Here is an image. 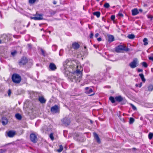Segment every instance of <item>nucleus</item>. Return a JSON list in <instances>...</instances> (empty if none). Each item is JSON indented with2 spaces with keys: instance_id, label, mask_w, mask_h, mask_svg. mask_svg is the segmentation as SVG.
I'll list each match as a JSON object with an SVG mask.
<instances>
[{
  "instance_id": "f257e3e1",
  "label": "nucleus",
  "mask_w": 153,
  "mask_h": 153,
  "mask_svg": "<svg viewBox=\"0 0 153 153\" xmlns=\"http://www.w3.org/2000/svg\"><path fill=\"white\" fill-rule=\"evenodd\" d=\"M61 69L65 76L72 82H80L83 68L79 63L74 61H69L67 59L63 62Z\"/></svg>"
},
{
  "instance_id": "f03ea898",
  "label": "nucleus",
  "mask_w": 153,
  "mask_h": 153,
  "mask_svg": "<svg viewBox=\"0 0 153 153\" xmlns=\"http://www.w3.org/2000/svg\"><path fill=\"white\" fill-rule=\"evenodd\" d=\"M12 79L13 82L16 83H19L22 80L21 76L17 74H14L13 75Z\"/></svg>"
},
{
  "instance_id": "7ed1b4c3",
  "label": "nucleus",
  "mask_w": 153,
  "mask_h": 153,
  "mask_svg": "<svg viewBox=\"0 0 153 153\" xmlns=\"http://www.w3.org/2000/svg\"><path fill=\"white\" fill-rule=\"evenodd\" d=\"M115 50L117 52H120L122 51H128L129 49L123 45H120L116 47Z\"/></svg>"
},
{
  "instance_id": "20e7f679",
  "label": "nucleus",
  "mask_w": 153,
  "mask_h": 153,
  "mask_svg": "<svg viewBox=\"0 0 153 153\" xmlns=\"http://www.w3.org/2000/svg\"><path fill=\"white\" fill-rule=\"evenodd\" d=\"M138 65V62L137 59H134L133 61L130 62L129 64V65L132 68H136L137 66Z\"/></svg>"
},
{
  "instance_id": "39448f33",
  "label": "nucleus",
  "mask_w": 153,
  "mask_h": 153,
  "mask_svg": "<svg viewBox=\"0 0 153 153\" xmlns=\"http://www.w3.org/2000/svg\"><path fill=\"white\" fill-rule=\"evenodd\" d=\"M34 16V17H30V18L31 19L36 20H41L42 19V15L36 13Z\"/></svg>"
},
{
  "instance_id": "423d86ee",
  "label": "nucleus",
  "mask_w": 153,
  "mask_h": 153,
  "mask_svg": "<svg viewBox=\"0 0 153 153\" xmlns=\"http://www.w3.org/2000/svg\"><path fill=\"white\" fill-rule=\"evenodd\" d=\"M51 111L53 114L58 112L59 111V108L57 105H55L51 108Z\"/></svg>"
},
{
  "instance_id": "0eeeda50",
  "label": "nucleus",
  "mask_w": 153,
  "mask_h": 153,
  "mask_svg": "<svg viewBox=\"0 0 153 153\" xmlns=\"http://www.w3.org/2000/svg\"><path fill=\"white\" fill-rule=\"evenodd\" d=\"M62 121L65 126H68L70 123V119L67 117L64 118Z\"/></svg>"
},
{
  "instance_id": "6e6552de",
  "label": "nucleus",
  "mask_w": 153,
  "mask_h": 153,
  "mask_svg": "<svg viewBox=\"0 0 153 153\" xmlns=\"http://www.w3.org/2000/svg\"><path fill=\"white\" fill-rule=\"evenodd\" d=\"M80 47L79 44L77 42H74L72 43L71 45V48L75 50L78 49Z\"/></svg>"
},
{
  "instance_id": "1a4fd4ad",
  "label": "nucleus",
  "mask_w": 153,
  "mask_h": 153,
  "mask_svg": "<svg viewBox=\"0 0 153 153\" xmlns=\"http://www.w3.org/2000/svg\"><path fill=\"white\" fill-rule=\"evenodd\" d=\"M30 140L33 143H36L37 140V137L36 135L34 134H31L30 135Z\"/></svg>"
},
{
  "instance_id": "9d476101",
  "label": "nucleus",
  "mask_w": 153,
  "mask_h": 153,
  "mask_svg": "<svg viewBox=\"0 0 153 153\" xmlns=\"http://www.w3.org/2000/svg\"><path fill=\"white\" fill-rule=\"evenodd\" d=\"M84 65L85 71L86 72H89L90 71L89 68L90 66V64L88 62H87L85 63Z\"/></svg>"
},
{
  "instance_id": "9b49d317",
  "label": "nucleus",
  "mask_w": 153,
  "mask_h": 153,
  "mask_svg": "<svg viewBox=\"0 0 153 153\" xmlns=\"http://www.w3.org/2000/svg\"><path fill=\"white\" fill-rule=\"evenodd\" d=\"M0 122H1L3 126H5L7 124L8 122V120L5 117H2L1 119L0 120Z\"/></svg>"
},
{
  "instance_id": "f8f14e48",
  "label": "nucleus",
  "mask_w": 153,
  "mask_h": 153,
  "mask_svg": "<svg viewBox=\"0 0 153 153\" xmlns=\"http://www.w3.org/2000/svg\"><path fill=\"white\" fill-rule=\"evenodd\" d=\"M27 62V58H22L20 61L19 62L20 65H24Z\"/></svg>"
},
{
  "instance_id": "ddd939ff",
  "label": "nucleus",
  "mask_w": 153,
  "mask_h": 153,
  "mask_svg": "<svg viewBox=\"0 0 153 153\" xmlns=\"http://www.w3.org/2000/svg\"><path fill=\"white\" fill-rule=\"evenodd\" d=\"M49 67L51 70L53 71L55 70L56 69V65L53 63L50 64Z\"/></svg>"
},
{
  "instance_id": "4468645a",
  "label": "nucleus",
  "mask_w": 153,
  "mask_h": 153,
  "mask_svg": "<svg viewBox=\"0 0 153 153\" xmlns=\"http://www.w3.org/2000/svg\"><path fill=\"white\" fill-rule=\"evenodd\" d=\"M85 93L87 94H90L91 93L93 92V90L89 87H86L85 88Z\"/></svg>"
},
{
  "instance_id": "2eb2a0df",
  "label": "nucleus",
  "mask_w": 153,
  "mask_h": 153,
  "mask_svg": "<svg viewBox=\"0 0 153 153\" xmlns=\"http://www.w3.org/2000/svg\"><path fill=\"white\" fill-rule=\"evenodd\" d=\"M40 50L41 52V54L44 56H47L48 55V53H47L46 51L44 50L42 48H40Z\"/></svg>"
},
{
  "instance_id": "dca6fc26",
  "label": "nucleus",
  "mask_w": 153,
  "mask_h": 153,
  "mask_svg": "<svg viewBox=\"0 0 153 153\" xmlns=\"http://www.w3.org/2000/svg\"><path fill=\"white\" fill-rule=\"evenodd\" d=\"M94 137L96 139L97 142L98 143H100V140L98 134L94 132Z\"/></svg>"
},
{
  "instance_id": "f3484780",
  "label": "nucleus",
  "mask_w": 153,
  "mask_h": 153,
  "mask_svg": "<svg viewBox=\"0 0 153 153\" xmlns=\"http://www.w3.org/2000/svg\"><path fill=\"white\" fill-rule=\"evenodd\" d=\"M115 100L117 102H120L123 100V98L121 96H119L115 97Z\"/></svg>"
},
{
  "instance_id": "a211bd4d",
  "label": "nucleus",
  "mask_w": 153,
  "mask_h": 153,
  "mask_svg": "<svg viewBox=\"0 0 153 153\" xmlns=\"http://www.w3.org/2000/svg\"><path fill=\"white\" fill-rule=\"evenodd\" d=\"M39 100L42 103H45L46 101L43 97H39Z\"/></svg>"
},
{
  "instance_id": "6ab92c4d",
  "label": "nucleus",
  "mask_w": 153,
  "mask_h": 153,
  "mask_svg": "<svg viewBox=\"0 0 153 153\" xmlns=\"http://www.w3.org/2000/svg\"><path fill=\"white\" fill-rule=\"evenodd\" d=\"M139 13L138 10L137 9H134L132 10V14L133 16H135Z\"/></svg>"
},
{
  "instance_id": "aec40b11",
  "label": "nucleus",
  "mask_w": 153,
  "mask_h": 153,
  "mask_svg": "<svg viewBox=\"0 0 153 153\" xmlns=\"http://www.w3.org/2000/svg\"><path fill=\"white\" fill-rule=\"evenodd\" d=\"M114 40V37L111 35H110L108 36V41L109 42H111Z\"/></svg>"
},
{
  "instance_id": "412c9836",
  "label": "nucleus",
  "mask_w": 153,
  "mask_h": 153,
  "mask_svg": "<svg viewBox=\"0 0 153 153\" xmlns=\"http://www.w3.org/2000/svg\"><path fill=\"white\" fill-rule=\"evenodd\" d=\"M15 117L16 118L19 120H21L22 118L21 115L19 113L16 114Z\"/></svg>"
},
{
  "instance_id": "4be33fe9",
  "label": "nucleus",
  "mask_w": 153,
  "mask_h": 153,
  "mask_svg": "<svg viewBox=\"0 0 153 153\" xmlns=\"http://www.w3.org/2000/svg\"><path fill=\"white\" fill-rule=\"evenodd\" d=\"M16 134V132L14 131H10V137H13Z\"/></svg>"
},
{
  "instance_id": "5701e85b",
  "label": "nucleus",
  "mask_w": 153,
  "mask_h": 153,
  "mask_svg": "<svg viewBox=\"0 0 153 153\" xmlns=\"http://www.w3.org/2000/svg\"><path fill=\"white\" fill-rule=\"evenodd\" d=\"M93 14L94 15L96 16L97 17L99 18L100 16V13L99 11H97L94 12Z\"/></svg>"
},
{
  "instance_id": "b1692460",
  "label": "nucleus",
  "mask_w": 153,
  "mask_h": 153,
  "mask_svg": "<svg viewBox=\"0 0 153 153\" xmlns=\"http://www.w3.org/2000/svg\"><path fill=\"white\" fill-rule=\"evenodd\" d=\"M148 91H152L153 90V85H149L148 87Z\"/></svg>"
},
{
  "instance_id": "393cba45",
  "label": "nucleus",
  "mask_w": 153,
  "mask_h": 153,
  "mask_svg": "<svg viewBox=\"0 0 153 153\" xmlns=\"http://www.w3.org/2000/svg\"><path fill=\"white\" fill-rule=\"evenodd\" d=\"M139 76L142 79V81L144 82L146 81V79L144 77V76L143 74H139Z\"/></svg>"
},
{
  "instance_id": "a878e982",
  "label": "nucleus",
  "mask_w": 153,
  "mask_h": 153,
  "mask_svg": "<svg viewBox=\"0 0 153 153\" xmlns=\"http://www.w3.org/2000/svg\"><path fill=\"white\" fill-rule=\"evenodd\" d=\"M143 42H144L143 44L144 45H148V39L146 38H144L143 40Z\"/></svg>"
},
{
  "instance_id": "bb28decb",
  "label": "nucleus",
  "mask_w": 153,
  "mask_h": 153,
  "mask_svg": "<svg viewBox=\"0 0 153 153\" xmlns=\"http://www.w3.org/2000/svg\"><path fill=\"white\" fill-rule=\"evenodd\" d=\"M38 0H28V2L30 4H34L36 1Z\"/></svg>"
},
{
  "instance_id": "cd10ccee",
  "label": "nucleus",
  "mask_w": 153,
  "mask_h": 153,
  "mask_svg": "<svg viewBox=\"0 0 153 153\" xmlns=\"http://www.w3.org/2000/svg\"><path fill=\"white\" fill-rule=\"evenodd\" d=\"M115 98H114L113 97H109V100L112 103H114L115 102Z\"/></svg>"
},
{
  "instance_id": "c85d7f7f",
  "label": "nucleus",
  "mask_w": 153,
  "mask_h": 153,
  "mask_svg": "<svg viewBox=\"0 0 153 153\" xmlns=\"http://www.w3.org/2000/svg\"><path fill=\"white\" fill-rule=\"evenodd\" d=\"M128 37L129 39H133L134 38L135 36L133 34H129L128 36Z\"/></svg>"
},
{
  "instance_id": "c756f323",
  "label": "nucleus",
  "mask_w": 153,
  "mask_h": 153,
  "mask_svg": "<svg viewBox=\"0 0 153 153\" xmlns=\"http://www.w3.org/2000/svg\"><path fill=\"white\" fill-rule=\"evenodd\" d=\"M141 64L145 68H146L148 67V65L147 63L145 62H143L141 63Z\"/></svg>"
},
{
  "instance_id": "7c9ffc66",
  "label": "nucleus",
  "mask_w": 153,
  "mask_h": 153,
  "mask_svg": "<svg viewBox=\"0 0 153 153\" xmlns=\"http://www.w3.org/2000/svg\"><path fill=\"white\" fill-rule=\"evenodd\" d=\"M57 48V46L56 45H53L52 46V49L53 51H56Z\"/></svg>"
},
{
  "instance_id": "2f4dec72",
  "label": "nucleus",
  "mask_w": 153,
  "mask_h": 153,
  "mask_svg": "<svg viewBox=\"0 0 153 153\" xmlns=\"http://www.w3.org/2000/svg\"><path fill=\"white\" fill-rule=\"evenodd\" d=\"M110 7V5L108 3H105L104 5V7L106 8H108Z\"/></svg>"
},
{
  "instance_id": "473e14b6",
  "label": "nucleus",
  "mask_w": 153,
  "mask_h": 153,
  "mask_svg": "<svg viewBox=\"0 0 153 153\" xmlns=\"http://www.w3.org/2000/svg\"><path fill=\"white\" fill-rule=\"evenodd\" d=\"M110 59H109L108 60L111 61L112 62H114L116 61H117L118 60L116 58H109Z\"/></svg>"
},
{
  "instance_id": "72a5a7b5",
  "label": "nucleus",
  "mask_w": 153,
  "mask_h": 153,
  "mask_svg": "<svg viewBox=\"0 0 153 153\" xmlns=\"http://www.w3.org/2000/svg\"><path fill=\"white\" fill-rule=\"evenodd\" d=\"M153 136V134L152 133H149L148 135L149 138L150 140L152 139Z\"/></svg>"
},
{
  "instance_id": "f704fd0d",
  "label": "nucleus",
  "mask_w": 153,
  "mask_h": 153,
  "mask_svg": "<svg viewBox=\"0 0 153 153\" xmlns=\"http://www.w3.org/2000/svg\"><path fill=\"white\" fill-rule=\"evenodd\" d=\"M17 51L16 50H14L11 52V54L13 56H15L17 53Z\"/></svg>"
},
{
  "instance_id": "c9c22d12",
  "label": "nucleus",
  "mask_w": 153,
  "mask_h": 153,
  "mask_svg": "<svg viewBox=\"0 0 153 153\" xmlns=\"http://www.w3.org/2000/svg\"><path fill=\"white\" fill-rule=\"evenodd\" d=\"M63 150V147L62 145H60L59 149L57 150V152H60Z\"/></svg>"
},
{
  "instance_id": "e433bc0d",
  "label": "nucleus",
  "mask_w": 153,
  "mask_h": 153,
  "mask_svg": "<svg viewBox=\"0 0 153 153\" xmlns=\"http://www.w3.org/2000/svg\"><path fill=\"white\" fill-rule=\"evenodd\" d=\"M134 120L133 118H130L129 119V123L130 124L132 123L134 121Z\"/></svg>"
},
{
  "instance_id": "4c0bfd02",
  "label": "nucleus",
  "mask_w": 153,
  "mask_h": 153,
  "mask_svg": "<svg viewBox=\"0 0 153 153\" xmlns=\"http://www.w3.org/2000/svg\"><path fill=\"white\" fill-rule=\"evenodd\" d=\"M6 37V35L3 34L1 36V39H0V44L1 43V40H3L2 38L4 37V38H5Z\"/></svg>"
},
{
  "instance_id": "58836bf2",
  "label": "nucleus",
  "mask_w": 153,
  "mask_h": 153,
  "mask_svg": "<svg viewBox=\"0 0 153 153\" xmlns=\"http://www.w3.org/2000/svg\"><path fill=\"white\" fill-rule=\"evenodd\" d=\"M5 135L6 137L8 136L10 137V130H8L6 132Z\"/></svg>"
},
{
  "instance_id": "ea45409f",
  "label": "nucleus",
  "mask_w": 153,
  "mask_h": 153,
  "mask_svg": "<svg viewBox=\"0 0 153 153\" xmlns=\"http://www.w3.org/2000/svg\"><path fill=\"white\" fill-rule=\"evenodd\" d=\"M49 137L52 140H53L54 137H53V133H51L49 135Z\"/></svg>"
},
{
  "instance_id": "a19ab883",
  "label": "nucleus",
  "mask_w": 153,
  "mask_h": 153,
  "mask_svg": "<svg viewBox=\"0 0 153 153\" xmlns=\"http://www.w3.org/2000/svg\"><path fill=\"white\" fill-rule=\"evenodd\" d=\"M135 85L136 87H139V88H140L142 85V83L140 82L139 84H136Z\"/></svg>"
},
{
  "instance_id": "79ce46f5",
  "label": "nucleus",
  "mask_w": 153,
  "mask_h": 153,
  "mask_svg": "<svg viewBox=\"0 0 153 153\" xmlns=\"http://www.w3.org/2000/svg\"><path fill=\"white\" fill-rule=\"evenodd\" d=\"M131 106L132 107V109L134 110H136L137 108L136 107L134 106L133 104H131Z\"/></svg>"
},
{
  "instance_id": "37998d69",
  "label": "nucleus",
  "mask_w": 153,
  "mask_h": 153,
  "mask_svg": "<svg viewBox=\"0 0 153 153\" xmlns=\"http://www.w3.org/2000/svg\"><path fill=\"white\" fill-rule=\"evenodd\" d=\"M94 36V33L91 32L90 33L89 37L90 38H92Z\"/></svg>"
},
{
  "instance_id": "c03bdc74",
  "label": "nucleus",
  "mask_w": 153,
  "mask_h": 153,
  "mask_svg": "<svg viewBox=\"0 0 153 153\" xmlns=\"http://www.w3.org/2000/svg\"><path fill=\"white\" fill-rule=\"evenodd\" d=\"M115 16L114 15H112L111 16V19L112 20H114L115 19Z\"/></svg>"
},
{
  "instance_id": "a18cd8bd",
  "label": "nucleus",
  "mask_w": 153,
  "mask_h": 153,
  "mask_svg": "<svg viewBox=\"0 0 153 153\" xmlns=\"http://www.w3.org/2000/svg\"><path fill=\"white\" fill-rule=\"evenodd\" d=\"M148 18L151 19H152L153 18L152 16L150 15L148 16Z\"/></svg>"
},
{
  "instance_id": "49530a36",
  "label": "nucleus",
  "mask_w": 153,
  "mask_h": 153,
  "mask_svg": "<svg viewBox=\"0 0 153 153\" xmlns=\"http://www.w3.org/2000/svg\"><path fill=\"white\" fill-rule=\"evenodd\" d=\"M99 34L98 33H97L95 34L94 36L96 38H97L99 36Z\"/></svg>"
},
{
  "instance_id": "de8ad7c7",
  "label": "nucleus",
  "mask_w": 153,
  "mask_h": 153,
  "mask_svg": "<svg viewBox=\"0 0 153 153\" xmlns=\"http://www.w3.org/2000/svg\"><path fill=\"white\" fill-rule=\"evenodd\" d=\"M137 71L138 72H142L143 71V69H138Z\"/></svg>"
},
{
  "instance_id": "09e8293b",
  "label": "nucleus",
  "mask_w": 153,
  "mask_h": 153,
  "mask_svg": "<svg viewBox=\"0 0 153 153\" xmlns=\"http://www.w3.org/2000/svg\"><path fill=\"white\" fill-rule=\"evenodd\" d=\"M118 15L119 16L121 17H123V14L122 13H119Z\"/></svg>"
},
{
  "instance_id": "8fccbe9b",
  "label": "nucleus",
  "mask_w": 153,
  "mask_h": 153,
  "mask_svg": "<svg viewBox=\"0 0 153 153\" xmlns=\"http://www.w3.org/2000/svg\"><path fill=\"white\" fill-rule=\"evenodd\" d=\"M97 40L99 42H100L102 40V39L101 38L99 37L97 39Z\"/></svg>"
},
{
  "instance_id": "3c124183",
  "label": "nucleus",
  "mask_w": 153,
  "mask_h": 153,
  "mask_svg": "<svg viewBox=\"0 0 153 153\" xmlns=\"http://www.w3.org/2000/svg\"><path fill=\"white\" fill-rule=\"evenodd\" d=\"M53 4H56V1L54 0L53 1Z\"/></svg>"
},
{
  "instance_id": "603ef678",
  "label": "nucleus",
  "mask_w": 153,
  "mask_h": 153,
  "mask_svg": "<svg viewBox=\"0 0 153 153\" xmlns=\"http://www.w3.org/2000/svg\"><path fill=\"white\" fill-rule=\"evenodd\" d=\"M8 96L10 97V89H9L8 90Z\"/></svg>"
},
{
  "instance_id": "864d4df0",
  "label": "nucleus",
  "mask_w": 153,
  "mask_h": 153,
  "mask_svg": "<svg viewBox=\"0 0 153 153\" xmlns=\"http://www.w3.org/2000/svg\"><path fill=\"white\" fill-rule=\"evenodd\" d=\"M1 152H5L6 151V150L5 149H1Z\"/></svg>"
},
{
  "instance_id": "5fc2aeb1",
  "label": "nucleus",
  "mask_w": 153,
  "mask_h": 153,
  "mask_svg": "<svg viewBox=\"0 0 153 153\" xmlns=\"http://www.w3.org/2000/svg\"><path fill=\"white\" fill-rule=\"evenodd\" d=\"M150 60H151L153 62V58H149Z\"/></svg>"
},
{
  "instance_id": "6e6d98bb",
  "label": "nucleus",
  "mask_w": 153,
  "mask_h": 153,
  "mask_svg": "<svg viewBox=\"0 0 153 153\" xmlns=\"http://www.w3.org/2000/svg\"><path fill=\"white\" fill-rule=\"evenodd\" d=\"M94 94H94V93H93V94H90V96H93V95H94Z\"/></svg>"
},
{
  "instance_id": "4d7b16f0",
  "label": "nucleus",
  "mask_w": 153,
  "mask_h": 153,
  "mask_svg": "<svg viewBox=\"0 0 153 153\" xmlns=\"http://www.w3.org/2000/svg\"><path fill=\"white\" fill-rule=\"evenodd\" d=\"M84 48L85 49H86V46H85L84 47Z\"/></svg>"
},
{
  "instance_id": "13d9d810",
  "label": "nucleus",
  "mask_w": 153,
  "mask_h": 153,
  "mask_svg": "<svg viewBox=\"0 0 153 153\" xmlns=\"http://www.w3.org/2000/svg\"><path fill=\"white\" fill-rule=\"evenodd\" d=\"M97 1H99L100 0H96Z\"/></svg>"
},
{
  "instance_id": "bf43d9fd",
  "label": "nucleus",
  "mask_w": 153,
  "mask_h": 153,
  "mask_svg": "<svg viewBox=\"0 0 153 153\" xmlns=\"http://www.w3.org/2000/svg\"><path fill=\"white\" fill-rule=\"evenodd\" d=\"M108 77L109 78H110L111 77V76H109Z\"/></svg>"
},
{
  "instance_id": "052dcab7",
  "label": "nucleus",
  "mask_w": 153,
  "mask_h": 153,
  "mask_svg": "<svg viewBox=\"0 0 153 153\" xmlns=\"http://www.w3.org/2000/svg\"><path fill=\"white\" fill-rule=\"evenodd\" d=\"M91 123H92V121L91 120Z\"/></svg>"
},
{
  "instance_id": "680f3d73",
  "label": "nucleus",
  "mask_w": 153,
  "mask_h": 153,
  "mask_svg": "<svg viewBox=\"0 0 153 153\" xmlns=\"http://www.w3.org/2000/svg\"><path fill=\"white\" fill-rule=\"evenodd\" d=\"M115 7V6H113V7Z\"/></svg>"
},
{
  "instance_id": "e2e57ef3",
  "label": "nucleus",
  "mask_w": 153,
  "mask_h": 153,
  "mask_svg": "<svg viewBox=\"0 0 153 153\" xmlns=\"http://www.w3.org/2000/svg\"><path fill=\"white\" fill-rule=\"evenodd\" d=\"M10 94H11V91H10Z\"/></svg>"
},
{
  "instance_id": "0e129e2a",
  "label": "nucleus",
  "mask_w": 153,
  "mask_h": 153,
  "mask_svg": "<svg viewBox=\"0 0 153 153\" xmlns=\"http://www.w3.org/2000/svg\"><path fill=\"white\" fill-rule=\"evenodd\" d=\"M150 57V58H151V57Z\"/></svg>"
}]
</instances>
